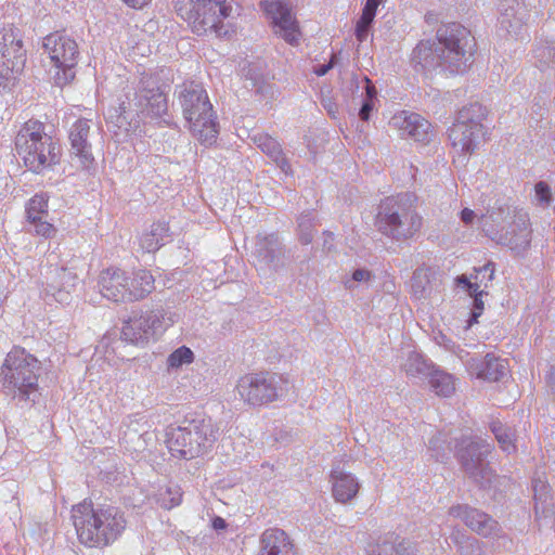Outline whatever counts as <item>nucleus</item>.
<instances>
[{
  "label": "nucleus",
  "instance_id": "obj_27",
  "mask_svg": "<svg viewBox=\"0 0 555 555\" xmlns=\"http://www.w3.org/2000/svg\"><path fill=\"white\" fill-rule=\"evenodd\" d=\"M255 255L261 268L276 270L284 264V251L278 236L274 234L258 237Z\"/></svg>",
  "mask_w": 555,
  "mask_h": 555
},
{
  "label": "nucleus",
  "instance_id": "obj_9",
  "mask_svg": "<svg viewBox=\"0 0 555 555\" xmlns=\"http://www.w3.org/2000/svg\"><path fill=\"white\" fill-rule=\"evenodd\" d=\"M52 63L51 78L55 87L62 91L75 78V66L78 63L79 49L77 42L64 33H52L43 38L42 44Z\"/></svg>",
  "mask_w": 555,
  "mask_h": 555
},
{
  "label": "nucleus",
  "instance_id": "obj_54",
  "mask_svg": "<svg viewBox=\"0 0 555 555\" xmlns=\"http://www.w3.org/2000/svg\"><path fill=\"white\" fill-rule=\"evenodd\" d=\"M377 7L378 5H375V3L366 0L364 8L362 10L361 17L373 23L376 15Z\"/></svg>",
  "mask_w": 555,
  "mask_h": 555
},
{
  "label": "nucleus",
  "instance_id": "obj_41",
  "mask_svg": "<svg viewBox=\"0 0 555 555\" xmlns=\"http://www.w3.org/2000/svg\"><path fill=\"white\" fill-rule=\"evenodd\" d=\"M431 337L436 345L442 347L447 351L454 353L463 363L465 362L466 358L468 357V352L457 346L441 331H434Z\"/></svg>",
  "mask_w": 555,
  "mask_h": 555
},
{
  "label": "nucleus",
  "instance_id": "obj_15",
  "mask_svg": "<svg viewBox=\"0 0 555 555\" xmlns=\"http://www.w3.org/2000/svg\"><path fill=\"white\" fill-rule=\"evenodd\" d=\"M173 322L171 315L166 321L163 310L141 312L124 323L121 336L132 344H145L160 335Z\"/></svg>",
  "mask_w": 555,
  "mask_h": 555
},
{
  "label": "nucleus",
  "instance_id": "obj_47",
  "mask_svg": "<svg viewBox=\"0 0 555 555\" xmlns=\"http://www.w3.org/2000/svg\"><path fill=\"white\" fill-rule=\"evenodd\" d=\"M160 503L162 506L170 509L175 506H178L181 503V493L179 489L167 488L165 493L162 494Z\"/></svg>",
  "mask_w": 555,
  "mask_h": 555
},
{
  "label": "nucleus",
  "instance_id": "obj_52",
  "mask_svg": "<svg viewBox=\"0 0 555 555\" xmlns=\"http://www.w3.org/2000/svg\"><path fill=\"white\" fill-rule=\"evenodd\" d=\"M412 291H413V294L418 298H422L425 296L426 286L424 283V278L422 276L421 273H414V275L412 278Z\"/></svg>",
  "mask_w": 555,
  "mask_h": 555
},
{
  "label": "nucleus",
  "instance_id": "obj_24",
  "mask_svg": "<svg viewBox=\"0 0 555 555\" xmlns=\"http://www.w3.org/2000/svg\"><path fill=\"white\" fill-rule=\"evenodd\" d=\"M390 126L398 129L402 137L413 139L416 142H428L431 137V125L424 117L409 111H401L392 116Z\"/></svg>",
  "mask_w": 555,
  "mask_h": 555
},
{
  "label": "nucleus",
  "instance_id": "obj_44",
  "mask_svg": "<svg viewBox=\"0 0 555 555\" xmlns=\"http://www.w3.org/2000/svg\"><path fill=\"white\" fill-rule=\"evenodd\" d=\"M374 274L370 270L357 269L352 272L351 276L346 278L343 283L347 289L353 291L357 283L369 286L374 281Z\"/></svg>",
  "mask_w": 555,
  "mask_h": 555
},
{
  "label": "nucleus",
  "instance_id": "obj_59",
  "mask_svg": "<svg viewBox=\"0 0 555 555\" xmlns=\"http://www.w3.org/2000/svg\"><path fill=\"white\" fill-rule=\"evenodd\" d=\"M373 108L374 106H360V109L358 112L359 117L364 121L369 120Z\"/></svg>",
  "mask_w": 555,
  "mask_h": 555
},
{
  "label": "nucleus",
  "instance_id": "obj_57",
  "mask_svg": "<svg viewBox=\"0 0 555 555\" xmlns=\"http://www.w3.org/2000/svg\"><path fill=\"white\" fill-rule=\"evenodd\" d=\"M334 66L333 60H331L327 64H320L314 67L313 72L318 76H324L328 73V70Z\"/></svg>",
  "mask_w": 555,
  "mask_h": 555
},
{
  "label": "nucleus",
  "instance_id": "obj_30",
  "mask_svg": "<svg viewBox=\"0 0 555 555\" xmlns=\"http://www.w3.org/2000/svg\"><path fill=\"white\" fill-rule=\"evenodd\" d=\"M534 496V511L538 519H552L554 516L553 504L550 502V490L546 481L535 478L532 481Z\"/></svg>",
  "mask_w": 555,
  "mask_h": 555
},
{
  "label": "nucleus",
  "instance_id": "obj_25",
  "mask_svg": "<svg viewBox=\"0 0 555 555\" xmlns=\"http://www.w3.org/2000/svg\"><path fill=\"white\" fill-rule=\"evenodd\" d=\"M464 364L472 376L488 382L500 380L507 371L506 361L493 353H488L483 358L467 357Z\"/></svg>",
  "mask_w": 555,
  "mask_h": 555
},
{
  "label": "nucleus",
  "instance_id": "obj_56",
  "mask_svg": "<svg viewBox=\"0 0 555 555\" xmlns=\"http://www.w3.org/2000/svg\"><path fill=\"white\" fill-rule=\"evenodd\" d=\"M272 160L281 168V170L284 173L287 175L291 172V165H289L288 160L285 158V156L283 155V152L280 153V157L272 158Z\"/></svg>",
  "mask_w": 555,
  "mask_h": 555
},
{
  "label": "nucleus",
  "instance_id": "obj_16",
  "mask_svg": "<svg viewBox=\"0 0 555 555\" xmlns=\"http://www.w3.org/2000/svg\"><path fill=\"white\" fill-rule=\"evenodd\" d=\"M120 442L128 452L140 454L151 452L156 447L157 436L147 417L141 413H134L122 420Z\"/></svg>",
  "mask_w": 555,
  "mask_h": 555
},
{
  "label": "nucleus",
  "instance_id": "obj_6",
  "mask_svg": "<svg viewBox=\"0 0 555 555\" xmlns=\"http://www.w3.org/2000/svg\"><path fill=\"white\" fill-rule=\"evenodd\" d=\"M376 225L380 233L395 241L413 237L422 228V217L416 210L415 196L401 193L385 198L376 216Z\"/></svg>",
  "mask_w": 555,
  "mask_h": 555
},
{
  "label": "nucleus",
  "instance_id": "obj_22",
  "mask_svg": "<svg viewBox=\"0 0 555 555\" xmlns=\"http://www.w3.org/2000/svg\"><path fill=\"white\" fill-rule=\"evenodd\" d=\"M90 132V120L78 119L69 130L72 154L78 159L82 169L91 171L95 167L91 144L88 140Z\"/></svg>",
  "mask_w": 555,
  "mask_h": 555
},
{
  "label": "nucleus",
  "instance_id": "obj_14",
  "mask_svg": "<svg viewBox=\"0 0 555 555\" xmlns=\"http://www.w3.org/2000/svg\"><path fill=\"white\" fill-rule=\"evenodd\" d=\"M456 456L464 470L480 487L491 483L492 472L485 462L491 452V444L482 438L462 437L461 442L455 446Z\"/></svg>",
  "mask_w": 555,
  "mask_h": 555
},
{
  "label": "nucleus",
  "instance_id": "obj_13",
  "mask_svg": "<svg viewBox=\"0 0 555 555\" xmlns=\"http://www.w3.org/2000/svg\"><path fill=\"white\" fill-rule=\"evenodd\" d=\"M26 63V50L20 29L9 26L0 30V92L10 90Z\"/></svg>",
  "mask_w": 555,
  "mask_h": 555
},
{
  "label": "nucleus",
  "instance_id": "obj_4",
  "mask_svg": "<svg viewBox=\"0 0 555 555\" xmlns=\"http://www.w3.org/2000/svg\"><path fill=\"white\" fill-rule=\"evenodd\" d=\"M219 427L206 417L184 418L177 427H168L166 443L172 455L185 460L209 452L219 438Z\"/></svg>",
  "mask_w": 555,
  "mask_h": 555
},
{
  "label": "nucleus",
  "instance_id": "obj_35",
  "mask_svg": "<svg viewBox=\"0 0 555 555\" xmlns=\"http://www.w3.org/2000/svg\"><path fill=\"white\" fill-rule=\"evenodd\" d=\"M474 517H479V521L472 522V520H467V527L475 531L477 534L483 538H494L500 534V526L496 520H494L491 516L483 512H474Z\"/></svg>",
  "mask_w": 555,
  "mask_h": 555
},
{
  "label": "nucleus",
  "instance_id": "obj_33",
  "mask_svg": "<svg viewBox=\"0 0 555 555\" xmlns=\"http://www.w3.org/2000/svg\"><path fill=\"white\" fill-rule=\"evenodd\" d=\"M451 542L461 555H483V544L474 537L466 535L462 530L455 529L450 535Z\"/></svg>",
  "mask_w": 555,
  "mask_h": 555
},
{
  "label": "nucleus",
  "instance_id": "obj_51",
  "mask_svg": "<svg viewBox=\"0 0 555 555\" xmlns=\"http://www.w3.org/2000/svg\"><path fill=\"white\" fill-rule=\"evenodd\" d=\"M362 83V89L364 90L365 99L362 100L361 104H372L373 101L376 100L377 90L374 83L366 77L363 79Z\"/></svg>",
  "mask_w": 555,
  "mask_h": 555
},
{
  "label": "nucleus",
  "instance_id": "obj_28",
  "mask_svg": "<svg viewBox=\"0 0 555 555\" xmlns=\"http://www.w3.org/2000/svg\"><path fill=\"white\" fill-rule=\"evenodd\" d=\"M258 555H295L288 534L280 528L266 529L260 537Z\"/></svg>",
  "mask_w": 555,
  "mask_h": 555
},
{
  "label": "nucleus",
  "instance_id": "obj_40",
  "mask_svg": "<svg viewBox=\"0 0 555 555\" xmlns=\"http://www.w3.org/2000/svg\"><path fill=\"white\" fill-rule=\"evenodd\" d=\"M49 197L46 193L34 195L26 205L27 220H37L48 212Z\"/></svg>",
  "mask_w": 555,
  "mask_h": 555
},
{
  "label": "nucleus",
  "instance_id": "obj_45",
  "mask_svg": "<svg viewBox=\"0 0 555 555\" xmlns=\"http://www.w3.org/2000/svg\"><path fill=\"white\" fill-rule=\"evenodd\" d=\"M474 512H480V511L477 508L467 506V505H455L449 509V514L452 517L463 519V521L465 522L466 526H467V520H472V522L478 524L479 517H474L473 516Z\"/></svg>",
  "mask_w": 555,
  "mask_h": 555
},
{
  "label": "nucleus",
  "instance_id": "obj_32",
  "mask_svg": "<svg viewBox=\"0 0 555 555\" xmlns=\"http://www.w3.org/2000/svg\"><path fill=\"white\" fill-rule=\"evenodd\" d=\"M405 374L410 377L424 379L430 376L435 370L431 361L418 352L411 351L403 364Z\"/></svg>",
  "mask_w": 555,
  "mask_h": 555
},
{
  "label": "nucleus",
  "instance_id": "obj_11",
  "mask_svg": "<svg viewBox=\"0 0 555 555\" xmlns=\"http://www.w3.org/2000/svg\"><path fill=\"white\" fill-rule=\"evenodd\" d=\"M142 287L127 288V272L119 268H108L99 275L98 286L102 296L114 302H131L140 300L155 288V280L147 270H139Z\"/></svg>",
  "mask_w": 555,
  "mask_h": 555
},
{
  "label": "nucleus",
  "instance_id": "obj_46",
  "mask_svg": "<svg viewBox=\"0 0 555 555\" xmlns=\"http://www.w3.org/2000/svg\"><path fill=\"white\" fill-rule=\"evenodd\" d=\"M28 222L33 225V231L44 238L52 237L56 229L54 225L46 220L42 219V217L38 218L37 220H28Z\"/></svg>",
  "mask_w": 555,
  "mask_h": 555
},
{
  "label": "nucleus",
  "instance_id": "obj_48",
  "mask_svg": "<svg viewBox=\"0 0 555 555\" xmlns=\"http://www.w3.org/2000/svg\"><path fill=\"white\" fill-rule=\"evenodd\" d=\"M535 199L539 204L547 206L552 202V193L548 184L544 181H540L534 186Z\"/></svg>",
  "mask_w": 555,
  "mask_h": 555
},
{
  "label": "nucleus",
  "instance_id": "obj_34",
  "mask_svg": "<svg viewBox=\"0 0 555 555\" xmlns=\"http://www.w3.org/2000/svg\"><path fill=\"white\" fill-rule=\"evenodd\" d=\"M179 101L182 104H210L206 90L195 81L179 86Z\"/></svg>",
  "mask_w": 555,
  "mask_h": 555
},
{
  "label": "nucleus",
  "instance_id": "obj_64",
  "mask_svg": "<svg viewBox=\"0 0 555 555\" xmlns=\"http://www.w3.org/2000/svg\"><path fill=\"white\" fill-rule=\"evenodd\" d=\"M338 107L339 106H333V105H330L328 106V114L333 117H335L336 113L338 112Z\"/></svg>",
  "mask_w": 555,
  "mask_h": 555
},
{
  "label": "nucleus",
  "instance_id": "obj_18",
  "mask_svg": "<svg viewBox=\"0 0 555 555\" xmlns=\"http://www.w3.org/2000/svg\"><path fill=\"white\" fill-rule=\"evenodd\" d=\"M77 282L78 276L69 269L55 268L51 270L42 286L43 300L49 305L52 302L68 304Z\"/></svg>",
  "mask_w": 555,
  "mask_h": 555
},
{
  "label": "nucleus",
  "instance_id": "obj_29",
  "mask_svg": "<svg viewBox=\"0 0 555 555\" xmlns=\"http://www.w3.org/2000/svg\"><path fill=\"white\" fill-rule=\"evenodd\" d=\"M494 263L489 261L480 268L474 269V274L468 278L466 275H460L455 279L456 285L462 287L466 292H486L490 283L494 278Z\"/></svg>",
  "mask_w": 555,
  "mask_h": 555
},
{
  "label": "nucleus",
  "instance_id": "obj_17",
  "mask_svg": "<svg viewBox=\"0 0 555 555\" xmlns=\"http://www.w3.org/2000/svg\"><path fill=\"white\" fill-rule=\"evenodd\" d=\"M183 115L193 137L206 146L216 143L219 121L214 106H185Z\"/></svg>",
  "mask_w": 555,
  "mask_h": 555
},
{
  "label": "nucleus",
  "instance_id": "obj_23",
  "mask_svg": "<svg viewBox=\"0 0 555 555\" xmlns=\"http://www.w3.org/2000/svg\"><path fill=\"white\" fill-rule=\"evenodd\" d=\"M366 555H416L414 542L395 533L371 538L364 547Z\"/></svg>",
  "mask_w": 555,
  "mask_h": 555
},
{
  "label": "nucleus",
  "instance_id": "obj_39",
  "mask_svg": "<svg viewBox=\"0 0 555 555\" xmlns=\"http://www.w3.org/2000/svg\"><path fill=\"white\" fill-rule=\"evenodd\" d=\"M107 121L114 124L118 129L129 131L132 128V121L129 120L131 114L126 106H108L104 112Z\"/></svg>",
  "mask_w": 555,
  "mask_h": 555
},
{
  "label": "nucleus",
  "instance_id": "obj_31",
  "mask_svg": "<svg viewBox=\"0 0 555 555\" xmlns=\"http://www.w3.org/2000/svg\"><path fill=\"white\" fill-rule=\"evenodd\" d=\"M169 228L166 222L153 223L140 237V246L146 253L158 250L169 236Z\"/></svg>",
  "mask_w": 555,
  "mask_h": 555
},
{
  "label": "nucleus",
  "instance_id": "obj_53",
  "mask_svg": "<svg viewBox=\"0 0 555 555\" xmlns=\"http://www.w3.org/2000/svg\"><path fill=\"white\" fill-rule=\"evenodd\" d=\"M467 293L474 298L473 320L476 321L483 310L482 296L487 294V292L481 291L479 294H477V292Z\"/></svg>",
  "mask_w": 555,
  "mask_h": 555
},
{
  "label": "nucleus",
  "instance_id": "obj_12",
  "mask_svg": "<svg viewBox=\"0 0 555 555\" xmlns=\"http://www.w3.org/2000/svg\"><path fill=\"white\" fill-rule=\"evenodd\" d=\"M476 108L480 111L482 106H462L449 129L452 147L464 156L473 154L478 149L481 139L485 140L488 133L481 124L483 114H476Z\"/></svg>",
  "mask_w": 555,
  "mask_h": 555
},
{
  "label": "nucleus",
  "instance_id": "obj_49",
  "mask_svg": "<svg viewBox=\"0 0 555 555\" xmlns=\"http://www.w3.org/2000/svg\"><path fill=\"white\" fill-rule=\"evenodd\" d=\"M372 24L370 21L367 20H364L363 17L360 16V18L358 20L357 24H356V31H354V35H356V38L359 42H363L366 40L369 34H370V30L372 28Z\"/></svg>",
  "mask_w": 555,
  "mask_h": 555
},
{
  "label": "nucleus",
  "instance_id": "obj_38",
  "mask_svg": "<svg viewBox=\"0 0 555 555\" xmlns=\"http://www.w3.org/2000/svg\"><path fill=\"white\" fill-rule=\"evenodd\" d=\"M195 354L194 352L186 346H180L175 349L166 360V365L168 371H178L183 365H189L194 362Z\"/></svg>",
  "mask_w": 555,
  "mask_h": 555
},
{
  "label": "nucleus",
  "instance_id": "obj_10",
  "mask_svg": "<svg viewBox=\"0 0 555 555\" xmlns=\"http://www.w3.org/2000/svg\"><path fill=\"white\" fill-rule=\"evenodd\" d=\"M288 391V382L281 375L269 372L248 373L236 384V392L242 401L253 406L271 403Z\"/></svg>",
  "mask_w": 555,
  "mask_h": 555
},
{
  "label": "nucleus",
  "instance_id": "obj_3",
  "mask_svg": "<svg viewBox=\"0 0 555 555\" xmlns=\"http://www.w3.org/2000/svg\"><path fill=\"white\" fill-rule=\"evenodd\" d=\"M479 229L493 242L509 248L514 254L524 256L531 244V223L525 211L511 210L508 207L488 209L478 219Z\"/></svg>",
  "mask_w": 555,
  "mask_h": 555
},
{
  "label": "nucleus",
  "instance_id": "obj_42",
  "mask_svg": "<svg viewBox=\"0 0 555 555\" xmlns=\"http://www.w3.org/2000/svg\"><path fill=\"white\" fill-rule=\"evenodd\" d=\"M311 212H304L298 218V236L302 244L308 245L312 242L315 224Z\"/></svg>",
  "mask_w": 555,
  "mask_h": 555
},
{
  "label": "nucleus",
  "instance_id": "obj_63",
  "mask_svg": "<svg viewBox=\"0 0 555 555\" xmlns=\"http://www.w3.org/2000/svg\"><path fill=\"white\" fill-rule=\"evenodd\" d=\"M548 386L555 392V367H552L548 374Z\"/></svg>",
  "mask_w": 555,
  "mask_h": 555
},
{
  "label": "nucleus",
  "instance_id": "obj_60",
  "mask_svg": "<svg viewBox=\"0 0 555 555\" xmlns=\"http://www.w3.org/2000/svg\"><path fill=\"white\" fill-rule=\"evenodd\" d=\"M212 528L216 530V531H219V530H223L225 529L227 527V522L225 520L222 518V517H219V516H216L214 519H212Z\"/></svg>",
  "mask_w": 555,
  "mask_h": 555
},
{
  "label": "nucleus",
  "instance_id": "obj_21",
  "mask_svg": "<svg viewBox=\"0 0 555 555\" xmlns=\"http://www.w3.org/2000/svg\"><path fill=\"white\" fill-rule=\"evenodd\" d=\"M499 26L507 37L522 38L529 18L528 5L524 0H502L499 4Z\"/></svg>",
  "mask_w": 555,
  "mask_h": 555
},
{
  "label": "nucleus",
  "instance_id": "obj_55",
  "mask_svg": "<svg viewBox=\"0 0 555 555\" xmlns=\"http://www.w3.org/2000/svg\"><path fill=\"white\" fill-rule=\"evenodd\" d=\"M476 217L477 216H476L475 211L469 209V208H464L461 211V220L466 225L473 224V222L475 221Z\"/></svg>",
  "mask_w": 555,
  "mask_h": 555
},
{
  "label": "nucleus",
  "instance_id": "obj_61",
  "mask_svg": "<svg viewBox=\"0 0 555 555\" xmlns=\"http://www.w3.org/2000/svg\"><path fill=\"white\" fill-rule=\"evenodd\" d=\"M150 0H122L125 4L133 9H141L145 4H147Z\"/></svg>",
  "mask_w": 555,
  "mask_h": 555
},
{
  "label": "nucleus",
  "instance_id": "obj_1",
  "mask_svg": "<svg viewBox=\"0 0 555 555\" xmlns=\"http://www.w3.org/2000/svg\"><path fill=\"white\" fill-rule=\"evenodd\" d=\"M475 47V38L466 27L450 23L437 29L436 40H421L412 51L411 62L422 70L463 73L473 63Z\"/></svg>",
  "mask_w": 555,
  "mask_h": 555
},
{
  "label": "nucleus",
  "instance_id": "obj_58",
  "mask_svg": "<svg viewBox=\"0 0 555 555\" xmlns=\"http://www.w3.org/2000/svg\"><path fill=\"white\" fill-rule=\"evenodd\" d=\"M138 276L139 270L133 272L131 276L127 273V288H134V286L138 288L143 286L140 281H137Z\"/></svg>",
  "mask_w": 555,
  "mask_h": 555
},
{
  "label": "nucleus",
  "instance_id": "obj_7",
  "mask_svg": "<svg viewBox=\"0 0 555 555\" xmlns=\"http://www.w3.org/2000/svg\"><path fill=\"white\" fill-rule=\"evenodd\" d=\"M232 2L233 0H173V8L194 34L202 36L210 31L222 37L228 34L224 20L232 13Z\"/></svg>",
  "mask_w": 555,
  "mask_h": 555
},
{
  "label": "nucleus",
  "instance_id": "obj_26",
  "mask_svg": "<svg viewBox=\"0 0 555 555\" xmlns=\"http://www.w3.org/2000/svg\"><path fill=\"white\" fill-rule=\"evenodd\" d=\"M331 483L333 498L339 503H348L353 500L360 489V481L357 476L339 465L331 470Z\"/></svg>",
  "mask_w": 555,
  "mask_h": 555
},
{
  "label": "nucleus",
  "instance_id": "obj_37",
  "mask_svg": "<svg viewBox=\"0 0 555 555\" xmlns=\"http://www.w3.org/2000/svg\"><path fill=\"white\" fill-rule=\"evenodd\" d=\"M490 428L504 452L511 454L516 450L514 433L509 427L499 421H494L491 423Z\"/></svg>",
  "mask_w": 555,
  "mask_h": 555
},
{
  "label": "nucleus",
  "instance_id": "obj_50",
  "mask_svg": "<svg viewBox=\"0 0 555 555\" xmlns=\"http://www.w3.org/2000/svg\"><path fill=\"white\" fill-rule=\"evenodd\" d=\"M446 442V437L441 433H438L436 436L431 437L428 442V447L434 451V456L437 459V461L443 460V454L440 453V450L443 449L442 443Z\"/></svg>",
  "mask_w": 555,
  "mask_h": 555
},
{
  "label": "nucleus",
  "instance_id": "obj_19",
  "mask_svg": "<svg viewBox=\"0 0 555 555\" xmlns=\"http://www.w3.org/2000/svg\"><path fill=\"white\" fill-rule=\"evenodd\" d=\"M171 78L170 69L166 68L144 74L135 93L139 104H167Z\"/></svg>",
  "mask_w": 555,
  "mask_h": 555
},
{
  "label": "nucleus",
  "instance_id": "obj_20",
  "mask_svg": "<svg viewBox=\"0 0 555 555\" xmlns=\"http://www.w3.org/2000/svg\"><path fill=\"white\" fill-rule=\"evenodd\" d=\"M261 8L270 16L275 35L289 44H298L300 31L291 10L282 0L261 1Z\"/></svg>",
  "mask_w": 555,
  "mask_h": 555
},
{
  "label": "nucleus",
  "instance_id": "obj_8",
  "mask_svg": "<svg viewBox=\"0 0 555 555\" xmlns=\"http://www.w3.org/2000/svg\"><path fill=\"white\" fill-rule=\"evenodd\" d=\"M39 361L23 349L11 350L2 365L3 391L18 400H29L38 389Z\"/></svg>",
  "mask_w": 555,
  "mask_h": 555
},
{
  "label": "nucleus",
  "instance_id": "obj_5",
  "mask_svg": "<svg viewBox=\"0 0 555 555\" xmlns=\"http://www.w3.org/2000/svg\"><path fill=\"white\" fill-rule=\"evenodd\" d=\"M15 149L24 165L35 173L60 163V147L39 120L29 119L22 125L15 137Z\"/></svg>",
  "mask_w": 555,
  "mask_h": 555
},
{
  "label": "nucleus",
  "instance_id": "obj_43",
  "mask_svg": "<svg viewBox=\"0 0 555 555\" xmlns=\"http://www.w3.org/2000/svg\"><path fill=\"white\" fill-rule=\"evenodd\" d=\"M254 142L271 159L280 157V153L282 152V149H281L280 143L274 138H272L268 134H258V135H255Z\"/></svg>",
  "mask_w": 555,
  "mask_h": 555
},
{
  "label": "nucleus",
  "instance_id": "obj_2",
  "mask_svg": "<svg viewBox=\"0 0 555 555\" xmlns=\"http://www.w3.org/2000/svg\"><path fill=\"white\" fill-rule=\"evenodd\" d=\"M72 519L78 540L88 547L113 544L126 529L124 513L113 505L82 502L72 509Z\"/></svg>",
  "mask_w": 555,
  "mask_h": 555
},
{
  "label": "nucleus",
  "instance_id": "obj_36",
  "mask_svg": "<svg viewBox=\"0 0 555 555\" xmlns=\"http://www.w3.org/2000/svg\"><path fill=\"white\" fill-rule=\"evenodd\" d=\"M429 385L437 396L450 397L455 391L453 375L435 369L429 376Z\"/></svg>",
  "mask_w": 555,
  "mask_h": 555
},
{
  "label": "nucleus",
  "instance_id": "obj_62",
  "mask_svg": "<svg viewBox=\"0 0 555 555\" xmlns=\"http://www.w3.org/2000/svg\"><path fill=\"white\" fill-rule=\"evenodd\" d=\"M441 99V93L439 90L430 89V92L427 93V99L424 101L426 102H437Z\"/></svg>",
  "mask_w": 555,
  "mask_h": 555
}]
</instances>
